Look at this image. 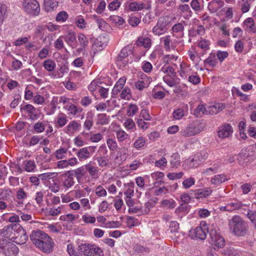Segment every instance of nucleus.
I'll return each instance as SVG.
<instances>
[{
	"instance_id": "nucleus-30",
	"label": "nucleus",
	"mask_w": 256,
	"mask_h": 256,
	"mask_svg": "<svg viewBox=\"0 0 256 256\" xmlns=\"http://www.w3.org/2000/svg\"><path fill=\"white\" fill-rule=\"evenodd\" d=\"M8 250L6 252V256H14L18 253V248L14 244H10Z\"/></svg>"
},
{
	"instance_id": "nucleus-47",
	"label": "nucleus",
	"mask_w": 256,
	"mask_h": 256,
	"mask_svg": "<svg viewBox=\"0 0 256 256\" xmlns=\"http://www.w3.org/2000/svg\"><path fill=\"white\" fill-rule=\"evenodd\" d=\"M120 97L122 99H129L131 97L130 90L128 88H125L120 94Z\"/></svg>"
},
{
	"instance_id": "nucleus-41",
	"label": "nucleus",
	"mask_w": 256,
	"mask_h": 256,
	"mask_svg": "<svg viewBox=\"0 0 256 256\" xmlns=\"http://www.w3.org/2000/svg\"><path fill=\"white\" fill-rule=\"evenodd\" d=\"M66 152L67 150L63 148L56 150L55 152V156L57 160H60L64 158Z\"/></svg>"
},
{
	"instance_id": "nucleus-18",
	"label": "nucleus",
	"mask_w": 256,
	"mask_h": 256,
	"mask_svg": "<svg viewBox=\"0 0 256 256\" xmlns=\"http://www.w3.org/2000/svg\"><path fill=\"white\" fill-rule=\"evenodd\" d=\"M60 0H44V9L46 12H51L57 8Z\"/></svg>"
},
{
	"instance_id": "nucleus-12",
	"label": "nucleus",
	"mask_w": 256,
	"mask_h": 256,
	"mask_svg": "<svg viewBox=\"0 0 256 256\" xmlns=\"http://www.w3.org/2000/svg\"><path fill=\"white\" fill-rule=\"evenodd\" d=\"M190 194L193 196V198L200 199L205 198L211 194L212 190L209 188L191 190Z\"/></svg>"
},
{
	"instance_id": "nucleus-5",
	"label": "nucleus",
	"mask_w": 256,
	"mask_h": 256,
	"mask_svg": "<svg viewBox=\"0 0 256 256\" xmlns=\"http://www.w3.org/2000/svg\"><path fill=\"white\" fill-rule=\"evenodd\" d=\"M22 7L26 13L32 16H37L40 12V6L37 0H24Z\"/></svg>"
},
{
	"instance_id": "nucleus-27",
	"label": "nucleus",
	"mask_w": 256,
	"mask_h": 256,
	"mask_svg": "<svg viewBox=\"0 0 256 256\" xmlns=\"http://www.w3.org/2000/svg\"><path fill=\"white\" fill-rule=\"evenodd\" d=\"M60 114L61 116H59L57 118V122L56 124V128H62L68 121L67 116L65 114Z\"/></svg>"
},
{
	"instance_id": "nucleus-46",
	"label": "nucleus",
	"mask_w": 256,
	"mask_h": 256,
	"mask_svg": "<svg viewBox=\"0 0 256 256\" xmlns=\"http://www.w3.org/2000/svg\"><path fill=\"white\" fill-rule=\"evenodd\" d=\"M64 38L62 36L58 38L54 43V47L58 50H60L64 48Z\"/></svg>"
},
{
	"instance_id": "nucleus-36",
	"label": "nucleus",
	"mask_w": 256,
	"mask_h": 256,
	"mask_svg": "<svg viewBox=\"0 0 256 256\" xmlns=\"http://www.w3.org/2000/svg\"><path fill=\"white\" fill-rule=\"evenodd\" d=\"M8 16L7 14V7L5 4H0V23L2 24L4 20Z\"/></svg>"
},
{
	"instance_id": "nucleus-22",
	"label": "nucleus",
	"mask_w": 256,
	"mask_h": 256,
	"mask_svg": "<svg viewBox=\"0 0 256 256\" xmlns=\"http://www.w3.org/2000/svg\"><path fill=\"white\" fill-rule=\"evenodd\" d=\"M151 44V40L148 37H139L136 42L138 46H143L146 48H149Z\"/></svg>"
},
{
	"instance_id": "nucleus-2",
	"label": "nucleus",
	"mask_w": 256,
	"mask_h": 256,
	"mask_svg": "<svg viewBox=\"0 0 256 256\" xmlns=\"http://www.w3.org/2000/svg\"><path fill=\"white\" fill-rule=\"evenodd\" d=\"M2 236L6 238H15V242L19 244L26 242L28 239L24 230L20 224H11L0 230Z\"/></svg>"
},
{
	"instance_id": "nucleus-34",
	"label": "nucleus",
	"mask_w": 256,
	"mask_h": 256,
	"mask_svg": "<svg viewBox=\"0 0 256 256\" xmlns=\"http://www.w3.org/2000/svg\"><path fill=\"white\" fill-rule=\"evenodd\" d=\"M242 4H241L242 10L243 13L248 12L250 7L251 4L253 3L254 0H241Z\"/></svg>"
},
{
	"instance_id": "nucleus-56",
	"label": "nucleus",
	"mask_w": 256,
	"mask_h": 256,
	"mask_svg": "<svg viewBox=\"0 0 256 256\" xmlns=\"http://www.w3.org/2000/svg\"><path fill=\"white\" fill-rule=\"evenodd\" d=\"M57 176V172H46L39 174L38 177L42 180H46L48 178H54Z\"/></svg>"
},
{
	"instance_id": "nucleus-23",
	"label": "nucleus",
	"mask_w": 256,
	"mask_h": 256,
	"mask_svg": "<svg viewBox=\"0 0 256 256\" xmlns=\"http://www.w3.org/2000/svg\"><path fill=\"white\" fill-rule=\"evenodd\" d=\"M227 180L228 179L224 174H220L215 175L211 178L210 182L212 184L218 186Z\"/></svg>"
},
{
	"instance_id": "nucleus-51",
	"label": "nucleus",
	"mask_w": 256,
	"mask_h": 256,
	"mask_svg": "<svg viewBox=\"0 0 256 256\" xmlns=\"http://www.w3.org/2000/svg\"><path fill=\"white\" fill-rule=\"evenodd\" d=\"M78 40L80 45L84 48L88 44L87 38L83 34H80L78 36Z\"/></svg>"
},
{
	"instance_id": "nucleus-16",
	"label": "nucleus",
	"mask_w": 256,
	"mask_h": 256,
	"mask_svg": "<svg viewBox=\"0 0 256 256\" xmlns=\"http://www.w3.org/2000/svg\"><path fill=\"white\" fill-rule=\"evenodd\" d=\"M184 25L183 22H178L174 24L172 28V33L174 36L182 37L184 36Z\"/></svg>"
},
{
	"instance_id": "nucleus-25",
	"label": "nucleus",
	"mask_w": 256,
	"mask_h": 256,
	"mask_svg": "<svg viewBox=\"0 0 256 256\" xmlns=\"http://www.w3.org/2000/svg\"><path fill=\"white\" fill-rule=\"evenodd\" d=\"M128 6L132 11H138L144 8L145 4L142 2H130Z\"/></svg>"
},
{
	"instance_id": "nucleus-60",
	"label": "nucleus",
	"mask_w": 256,
	"mask_h": 256,
	"mask_svg": "<svg viewBox=\"0 0 256 256\" xmlns=\"http://www.w3.org/2000/svg\"><path fill=\"white\" fill-rule=\"evenodd\" d=\"M110 20L112 21L116 24L120 26L123 24L124 23V20L120 16H112L110 18Z\"/></svg>"
},
{
	"instance_id": "nucleus-8",
	"label": "nucleus",
	"mask_w": 256,
	"mask_h": 256,
	"mask_svg": "<svg viewBox=\"0 0 256 256\" xmlns=\"http://www.w3.org/2000/svg\"><path fill=\"white\" fill-rule=\"evenodd\" d=\"M209 236L210 238V242L218 248H222L225 244L224 238L217 232L214 228H211L210 230Z\"/></svg>"
},
{
	"instance_id": "nucleus-55",
	"label": "nucleus",
	"mask_w": 256,
	"mask_h": 256,
	"mask_svg": "<svg viewBox=\"0 0 256 256\" xmlns=\"http://www.w3.org/2000/svg\"><path fill=\"white\" fill-rule=\"evenodd\" d=\"M178 229L179 224L177 222L175 221H172L170 222L169 228L168 230H170V232L174 233L178 232Z\"/></svg>"
},
{
	"instance_id": "nucleus-29",
	"label": "nucleus",
	"mask_w": 256,
	"mask_h": 256,
	"mask_svg": "<svg viewBox=\"0 0 256 256\" xmlns=\"http://www.w3.org/2000/svg\"><path fill=\"white\" fill-rule=\"evenodd\" d=\"M56 65L54 60L48 59L43 62V66L48 72H52L54 70Z\"/></svg>"
},
{
	"instance_id": "nucleus-19",
	"label": "nucleus",
	"mask_w": 256,
	"mask_h": 256,
	"mask_svg": "<svg viewBox=\"0 0 256 256\" xmlns=\"http://www.w3.org/2000/svg\"><path fill=\"white\" fill-rule=\"evenodd\" d=\"M76 154L80 162L86 160L90 157V150L86 147L78 150Z\"/></svg>"
},
{
	"instance_id": "nucleus-48",
	"label": "nucleus",
	"mask_w": 256,
	"mask_h": 256,
	"mask_svg": "<svg viewBox=\"0 0 256 256\" xmlns=\"http://www.w3.org/2000/svg\"><path fill=\"white\" fill-rule=\"evenodd\" d=\"M162 42H163L165 49L166 50H170V43L172 42L170 36H166L165 37L161 38Z\"/></svg>"
},
{
	"instance_id": "nucleus-45",
	"label": "nucleus",
	"mask_w": 256,
	"mask_h": 256,
	"mask_svg": "<svg viewBox=\"0 0 256 256\" xmlns=\"http://www.w3.org/2000/svg\"><path fill=\"white\" fill-rule=\"evenodd\" d=\"M95 193L98 197L105 196L107 194L106 190L100 185L96 188Z\"/></svg>"
},
{
	"instance_id": "nucleus-58",
	"label": "nucleus",
	"mask_w": 256,
	"mask_h": 256,
	"mask_svg": "<svg viewBox=\"0 0 256 256\" xmlns=\"http://www.w3.org/2000/svg\"><path fill=\"white\" fill-rule=\"evenodd\" d=\"M80 126V124H79L76 121L73 120L68 124L67 129L69 132L75 131L78 129Z\"/></svg>"
},
{
	"instance_id": "nucleus-11",
	"label": "nucleus",
	"mask_w": 256,
	"mask_h": 256,
	"mask_svg": "<svg viewBox=\"0 0 256 256\" xmlns=\"http://www.w3.org/2000/svg\"><path fill=\"white\" fill-rule=\"evenodd\" d=\"M61 176L62 178V186L66 188H70L75 184L74 178L70 170L63 173Z\"/></svg>"
},
{
	"instance_id": "nucleus-17",
	"label": "nucleus",
	"mask_w": 256,
	"mask_h": 256,
	"mask_svg": "<svg viewBox=\"0 0 256 256\" xmlns=\"http://www.w3.org/2000/svg\"><path fill=\"white\" fill-rule=\"evenodd\" d=\"M208 157V153L205 150H202L195 154L194 158L190 160V162H196V166H197L204 162Z\"/></svg>"
},
{
	"instance_id": "nucleus-53",
	"label": "nucleus",
	"mask_w": 256,
	"mask_h": 256,
	"mask_svg": "<svg viewBox=\"0 0 256 256\" xmlns=\"http://www.w3.org/2000/svg\"><path fill=\"white\" fill-rule=\"evenodd\" d=\"M121 2L118 0H114L111 2L108 6V8L110 10L112 11L116 10L120 6Z\"/></svg>"
},
{
	"instance_id": "nucleus-13",
	"label": "nucleus",
	"mask_w": 256,
	"mask_h": 256,
	"mask_svg": "<svg viewBox=\"0 0 256 256\" xmlns=\"http://www.w3.org/2000/svg\"><path fill=\"white\" fill-rule=\"evenodd\" d=\"M233 132V128L229 124H224L219 127L218 136L221 138L229 137Z\"/></svg>"
},
{
	"instance_id": "nucleus-49",
	"label": "nucleus",
	"mask_w": 256,
	"mask_h": 256,
	"mask_svg": "<svg viewBox=\"0 0 256 256\" xmlns=\"http://www.w3.org/2000/svg\"><path fill=\"white\" fill-rule=\"evenodd\" d=\"M76 23L77 26L80 29L85 28L86 25L85 20L81 16H78Z\"/></svg>"
},
{
	"instance_id": "nucleus-52",
	"label": "nucleus",
	"mask_w": 256,
	"mask_h": 256,
	"mask_svg": "<svg viewBox=\"0 0 256 256\" xmlns=\"http://www.w3.org/2000/svg\"><path fill=\"white\" fill-rule=\"evenodd\" d=\"M147 80L142 78L141 80H138L135 84L136 87L140 90H142L146 87Z\"/></svg>"
},
{
	"instance_id": "nucleus-50",
	"label": "nucleus",
	"mask_w": 256,
	"mask_h": 256,
	"mask_svg": "<svg viewBox=\"0 0 256 256\" xmlns=\"http://www.w3.org/2000/svg\"><path fill=\"white\" fill-rule=\"evenodd\" d=\"M34 128L36 132L40 133L44 131L45 125L43 122H38L34 124Z\"/></svg>"
},
{
	"instance_id": "nucleus-37",
	"label": "nucleus",
	"mask_w": 256,
	"mask_h": 256,
	"mask_svg": "<svg viewBox=\"0 0 256 256\" xmlns=\"http://www.w3.org/2000/svg\"><path fill=\"white\" fill-rule=\"evenodd\" d=\"M128 56V50L126 48H123L116 58V61L118 62H120L124 60Z\"/></svg>"
},
{
	"instance_id": "nucleus-14",
	"label": "nucleus",
	"mask_w": 256,
	"mask_h": 256,
	"mask_svg": "<svg viewBox=\"0 0 256 256\" xmlns=\"http://www.w3.org/2000/svg\"><path fill=\"white\" fill-rule=\"evenodd\" d=\"M69 170L73 177H76V181L78 184L82 183L84 178L86 174V170L83 166Z\"/></svg>"
},
{
	"instance_id": "nucleus-54",
	"label": "nucleus",
	"mask_w": 256,
	"mask_h": 256,
	"mask_svg": "<svg viewBox=\"0 0 256 256\" xmlns=\"http://www.w3.org/2000/svg\"><path fill=\"white\" fill-rule=\"evenodd\" d=\"M205 32V28H204L202 26H198V27L197 30H196V33L192 32V30L189 31V34L191 35L192 36H196V34L200 35V36H202Z\"/></svg>"
},
{
	"instance_id": "nucleus-39",
	"label": "nucleus",
	"mask_w": 256,
	"mask_h": 256,
	"mask_svg": "<svg viewBox=\"0 0 256 256\" xmlns=\"http://www.w3.org/2000/svg\"><path fill=\"white\" fill-rule=\"evenodd\" d=\"M128 134L123 130H118L116 132V136L119 142H122L127 139Z\"/></svg>"
},
{
	"instance_id": "nucleus-42",
	"label": "nucleus",
	"mask_w": 256,
	"mask_h": 256,
	"mask_svg": "<svg viewBox=\"0 0 256 256\" xmlns=\"http://www.w3.org/2000/svg\"><path fill=\"white\" fill-rule=\"evenodd\" d=\"M138 110V107L135 104H130L129 105L127 111V114L129 116H134Z\"/></svg>"
},
{
	"instance_id": "nucleus-6",
	"label": "nucleus",
	"mask_w": 256,
	"mask_h": 256,
	"mask_svg": "<svg viewBox=\"0 0 256 256\" xmlns=\"http://www.w3.org/2000/svg\"><path fill=\"white\" fill-rule=\"evenodd\" d=\"M256 152V144L250 149H243L238 154L237 160L241 164H247L254 160L253 152Z\"/></svg>"
},
{
	"instance_id": "nucleus-24",
	"label": "nucleus",
	"mask_w": 256,
	"mask_h": 256,
	"mask_svg": "<svg viewBox=\"0 0 256 256\" xmlns=\"http://www.w3.org/2000/svg\"><path fill=\"white\" fill-rule=\"evenodd\" d=\"M244 24L249 30L253 33H256V26L252 18H248L246 19L244 22Z\"/></svg>"
},
{
	"instance_id": "nucleus-21",
	"label": "nucleus",
	"mask_w": 256,
	"mask_h": 256,
	"mask_svg": "<svg viewBox=\"0 0 256 256\" xmlns=\"http://www.w3.org/2000/svg\"><path fill=\"white\" fill-rule=\"evenodd\" d=\"M86 172H88L92 179L96 180L98 177V168L90 164H86L84 168Z\"/></svg>"
},
{
	"instance_id": "nucleus-7",
	"label": "nucleus",
	"mask_w": 256,
	"mask_h": 256,
	"mask_svg": "<svg viewBox=\"0 0 256 256\" xmlns=\"http://www.w3.org/2000/svg\"><path fill=\"white\" fill-rule=\"evenodd\" d=\"M208 229L206 222H202L200 226H197L194 230H190V236L194 234L196 238L202 240H204L206 237L207 233H210Z\"/></svg>"
},
{
	"instance_id": "nucleus-26",
	"label": "nucleus",
	"mask_w": 256,
	"mask_h": 256,
	"mask_svg": "<svg viewBox=\"0 0 256 256\" xmlns=\"http://www.w3.org/2000/svg\"><path fill=\"white\" fill-rule=\"evenodd\" d=\"M205 64H208L210 66L214 67L217 64V59L215 54L211 53L210 56L204 60Z\"/></svg>"
},
{
	"instance_id": "nucleus-4",
	"label": "nucleus",
	"mask_w": 256,
	"mask_h": 256,
	"mask_svg": "<svg viewBox=\"0 0 256 256\" xmlns=\"http://www.w3.org/2000/svg\"><path fill=\"white\" fill-rule=\"evenodd\" d=\"M204 129L202 124L196 121L189 124L186 126L182 128L180 134L184 137H190L200 134Z\"/></svg>"
},
{
	"instance_id": "nucleus-43",
	"label": "nucleus",
	"mask_w": 256,
	"mask_h": 256,
	"mask_svg": "<svg viewBox=\"0 0 256 256\" xmlns=\"http://www.w3.org/2000/svg\"><path fill=\"white\" fill-rule=\"evenodd\" d=\"M247 217L254 224L256 228V211L248 210L246 214Z\"/></svg>"
},
{
	"instance_id": "nucleus-63",
	"label": "nucleus",
	"mask_w": 256,
	"mask_h": 256,
	"mask_svg": "<svg viewBox=\"0 0 256 256\" xmlns=\"http://www.w3.org/2000/svg\"><path fill=\"white\" fill-rule=\"evenodd\" d=\"M36 167V164L33 160L28 161L25 166V170L26 172H32Z\"/></svg>"
},
{
	"instance_id": "nucleus-44",
	"label": "nucleus",
	"mask_w": 256,
	"mask_h": 256,
	"mask_svg": "<svg viewBox=\"0 0 256 256\" xmlns=\"http://www.w3.org/2000/svg\"><path fill=\"white\" fill-rule=\"evenodd\" d=\"M195 184V180L193 178H190L184 180L182 182L184 188L187 189L190 188Z\"/></svg>"
},
{
	"instance_id": "nucleus-9",
	"label": "nucleus",
	"mask_w": 256,
	"mask_h": 256,
	"mask_svg": "<svg viewBox=\"0 0 256 256\" xmlns=\"http://www.w3.org/2000/svg\"><path fill=\"white\" fill-rule=\"evenodd\" d=\"M168 23L164 18H160L156 24L153 28L152 32L155 35L160 36L166 32Z\"/></svg>"
},
{
	"instance_id": "nucleus-28",
	"label": "nucleus",
	"mask_w": 256,
	"mask_h": 256,
	"mask_svg": "<svg viewBox=\"0 0 256 256\" xmlns=\"http://www.w3.org/2000/svg\"><path fill=\"white\" fill-rule=\"evenodd\" d=\"M170 164L172 168H178L180 166V156L178 153H174L172 155Z\"/></svg>"
},
{
	"instance_id": "nucleus-62",
	"label": "nucleus",
	"mask_w": 256,
	"mask_h": 256,
	"mask_svg": "<svg viewBox=\"0 0 256 256\" xmlns=\"http://www.w3.org/2000/svg\"><path fill=\"white\" fill-rule=\"evenodd\" d=\"M107 145L110 150L114 151L117 148V144L115 140L109 138L106 142Z\"/></svg>"
},
{
	"instance_id": "nucleus-38",
	"label": "nucleus",
	"mask_w": 256,
	"mask_h": 256,
	"mask_svg": "<svg viewBox=\"0 0 256 256\" xmlns=\"http://www.w3.org/2000/svg\"><path fill=\"white\" fill-rule=\"evenodd\" d=\"M68 18V13L65 11H62L58 14L56 19L57 22H64L67 20Z\"/></svg>"
},
{
	"instance_id": "nucleus-15",
	"label": "nucleus",
	"mask_w": 256,
	"mask_h": 256,
	"mask_svg": "<svg viewBox=\"0 0 256 256\" xmlns=\"http://www.w3.org/2000/svg\"><path fill=\"white\" fill-rule=\"evenodd\" d=\"M20 110H24L28 113L30 118L32 120H36L38 118L36 109L30 104H27L23 107H21Z\"/></svg>"
},
{
	"instance_id": "nucleus-35",
	"label": "nucleus",
	"mask_w": 256,
	"mask_h": 256,
	"mask_svg": "<svg viewBox=\"0 0 256 256\" xmlns=\"http://www.w3.org/2000/svg\"><path fill=\"white\" fill-rule=\"evenodd\" d=\"M162 207L168 208H174L176 206V202L173 199L163 200L161 202Z\"/></svg>"
},
{
	"instance_id": "nucleus-57",
	"label": "nucleus",
	"mask_w": 256,
	"mask_h": 256,
	"mask_svg": "<svg viewBox=\"0 0 256 256\" xmlns=\"http://www.w3.org/2000/svg\"><path fill=\"white\" fill-rule=\"evenodd\" d=\"M145 138L143 137H140L134 142V146L135 148L138 149L142 148L145 144Z\"/></svg>"
},
{
	"instance_id": "nucleus-20",
	"label": "nucleus",
	"mask_w": 256,
	"mask_h": 256,
	"mask_svg": "<svg viewBox=\"0 0 256 256\" xmlns=\"http://www.w3.org/2000/svg\"><path fill=\"white\" fill-rule=\"evenodd\" d=\"M65 42L72 48L76 47V36L74 32H70L64 36H62Z\"/></svg>"
},
{
	"instance_id": "nucleus-64",
	"label": "nucleus",
	"mask_w": 256,
	"mask_h": 256,
	"mask_svg": "<svg viewBox=\"0 0 256 256\" xmlns=\"http://www.w3.org/2000/svg\"><path fill=\"white\" fill-rule=\"evenodd\" d=\"M184 116V112L182 109L178 108L174 112L173 116L176 120H180Z\"/></svg>"
},
{
	"instance_id": "nucleus-3",
	"label": "nucleus",
	"mask_w": 256,
	"mask_h": 256,
	"mask_svg": "<svg viewBox=\"0 0 256 256\" xmlns=\"http://www.w3.org/2000/svg\"><path fill=\"white\" fill-rule=\"evenodd\" d=\"M229 227L236 236H244L248 232L247 224L238 216H234L230 220Z\"/></svg>"
},
{
	"instance_id": "nucleus-33",
	"label": "nucleus",
	"mask_w": 256,
	"mask_h": 256,
	"mask_svg": "<svg viewBox=\"0 0 256 256\" xmlns=\"http://www.w3.org/2000/svg\"><path fill=\"white\" fill-rule=\"evenodd\" d=\"M242 206V202L238 200H234L228 204V207L230 212L240 208Z\"/></svg>"
},
{
	"instance_id": "nucleus-32",
	"label": "nucleus",
	"mask_w": 256,
	"mask_h": 256,
	"mask_svg": "<svg viewBox=\"0 0 256 256\" xmlns=\"http://www.w3.org/2000/svg\"><path fill=\"white\" fill-rule=\"evenodd\" d=\"M206 108L204 104L198 105L194 110V114L196 117H201L202 114H206Z\"/></svg>"
},
{
	"instance_id": "nucleus-59",
	"label": "nucleus",
	"mask_w": 256,
	"mask_h": 256,
	"mask_svg": "<svg viewBox=\"0 0 256 256\" xmlns=\"http://www.w3.org/2000/svg\"><path fill=\"white\" fill-rule=\"evenodd\" d=\"M183 175L184 173L182 172H180L178 173L171 172L168 173L167 174V176L170 180H174L182 178Z\"/></svg>"
},
{
	"instance_id": "nucleus-31",
	"label": "nucleus",
	"mask_w": 256,
	"mask_h": 256,
	"mask_svg": "<svg viewBox=\"0 0 256 256\" xmlns=\"http://www.w3.org/2000/svg\"><path fill=\"white\" fill-rule=\"evenodd\" d=\"M161 70L172 78H174L176 76V72L172 66H164L162 68Z\"/></svg>"
},
{
	"instance_id": "nucleus-40",
	"label": "nucleus",
	"mask_w": 256,
	"mask_h": 256,
	"mask_svg": "<svg viewBox=\"0 0 256 256\" xmlns=\"http://www.w3.org/2000/svg\"><path fill=\"white\" fill-rule=\"evenodd\" d=\"M68 110L70 113L72 115H76L78 113L81 112L82 109L81 108H78L74 104H71L68 108Z\"/></svg>"
},
{
	"instance_id": "nucleus-10",
	"label": "nucleus",
	"mask_w": 256,
	"mask_h": 256,
	"mask_svg": "<svg viewBox=\"0 0 256 256\" xmlns=\"http://www.w3.org/2000/svg\"><path fill=\"white\" fill-rule=\"evenodd\" d=\"M96 246L90 244H82L78 246V252L82 256H92Z\"/></svg>"
},
{
	"instance_id": "nucleus-1",
	"label": "nucleus",
	"mask_w": 256,
	"mask_h": 256,
	"mask_svg": "<svg viewBox=\"0 0 256 256\" xmlns=\"http://www.w3.org/2000/svg\"><path fill=\"white\" fill-rule=\"evenodd\" d=\"M30 238L32 243L42 252L48 254L52 252L54 242L44 232L40 230H33Z\"/></svg>"
},
{
	"instance_id": "nucleus-61",
	"label": "nucleus",
	"mask_w": 256,
	"mask_h": 256,
	"mask_svg": "<svg viewBox=\"0 0 256 256\" xmlns=\"http://www.w3.org/2000/svg\"><path fill=\"white\" fill-rule=\"evenodd\" d=\"M82 220L86 224H94L96 222L94 216H90L88 214H84L82 216Z\"/></svg>"
}]
</instances>
